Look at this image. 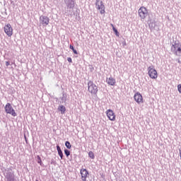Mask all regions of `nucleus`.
<instances>
[{
	"mask_svg": "<svg viewBox=\"0 0 181 181\" xmlns=\"http://www.w3.org/2000/svg\"><path fill=\"white\" fill-rule=\"evenodd\" d=\"M37 163H39L40 165V166H42V158H40V156H37Z\"/></svg>",
	"mask_w": 181,
	"mask_h": 181,
	"instance_id": "obj_18",
	"label": "nucleus"
},
{
	"mask_svg": "<svg viewBox=\"0 0 181 181\" xmlns=\"http://www.w3.org/2000/svg\"><path fill=\"white\" fill-rule=\"evenodd\" d=\"M138 12H139V16L141 19H145V18L148 16V9H146V8H145L144 6H141L139 9Z\"/></svg>",
	"mask_w": 181,
	"mask_h": 181,
	"instance_id": "obj_7",
	"label": "nucleus"
},
{
	"mask_svg": "<svg viewBox=\"0 0 181 181\" xmlns=\"http://www.w3.org/2000/svg\"><path fill=\"white\" fill-rule=\"evenodd\" d=\"M5 112L6 114H10L12 117H16L17 114L15 112V110L11 105V103H6V106L4 107Z\"/></svg>",
	"mask_w": 181,
	"mask_h": 181,
	"instance_id": "obj_6",
	"label": "nucleus"
},
{
	"mask_svg": "<svg viewBox=\"0 0 181 181\" xmlns=\"http://www.w3.org/2000/svg\"><path fill=\"white\" fill-rule=\"evenodd\" d=\"M106 82L109 86H115V78H112V77H110L106 79Z\"/></svg>",
	"mask_w": 181,
	"mask_h": 181,
	"instance_id": "obj_12",
	"label": "nucleus"
},
{
	"mask_svg": "<svg viewBox=\"0 0 181 181\" xmlns=\"http://www.w3.org/2000/svg\"><path fill=\"white\" fill-rule=\"evenodd\" d=\"M65 146L68 149H71V144L69 141H66Z\"/></svg>",
	"mask_w": 181,
	"mask_h": 181,
	"instance_id": "obj_16",
	"label": "nucleus"
},
{
	"mask_svg": "<svg viewBox=\"0 0 181 181\" xmlns=\"http://www.w3.org/2000/svg\"><path fill=\"white\" fill-rule=\"evenodd\" d=\"M73 50V52L74 53V54H78V53L77 52V50H76L74 48Z\"/></svg>",
	"mask_w": 181,
	"mask_h": 181,
	"instance_id": "obj_24",
	"label": "nucleus"
},
{
	"mask_svg": "<svg viewBox=\"0 0 181 181\" xmlns=\"http://www.w3.org/2000/svg\"><path fill=\"white\" fill-rule=\"evenodd\" d=\"M36 181H39V180H36Z\"/></svg>",
	"mask_w": 181,
	"mask_h": 181,
	"instance_id": "obj_28",
	"label": "nucleus"
},
{
	"mask_svg": "<svg viewBox=\"0 0 181 181\" xmlns=\"http://www.w3.org/2000/svg\"><path fill=\"white\" fill-rule=\"evenodd\" d=\"M58 110L61 112V114H65L66 112V107H64V105H59L58 107Z\"/></svg>",
	"mask_w": 181,
	"mask_h": 181,
	"instance_id": "obj_13",
	"label": "nucleus"
},
{
	"mask_svg": "<svg viewBox=\"0 0 181 181\" xmlns=\"http://www.w3.org/2000/svg\"><path fill=\"white\" fill-rule=\"evenodd\" d=\"M116 36H119V33L118 32V30H117L116 32H115Z\"/></svg>",
	"mask_w": 181,
	"mask_h": 181,
	"instance_id": "obj_26",
	"label": "nucleus"
},
{
	"mask_svg": "<svg viewBox=\"0 0 181 181\" xmlns=\"http://www.w3.org/2000/svg\"><path fill=\"white\" fill-rule=\"evenodd\" d=\"M57 150L61 159H63V151H62V148H60L59 146H57Z\"/></svg>",
	"mask_w": 181,
	"mask_h": 181,
	"instance_id": "obj_14",
	"label": "nucleus"
},
{
	"mask_svg": "<svg viewBox=\"0 0 181 181\" xmlns=\"http://www.w3.org/2000/svg\"><path fill=\"white\" fill-rule=\"evenodd\" d=\"M67 60H68L69 63H72V62H73L71 57H68Z\"/></svg>",
	"mask_w": 181,
	"mask_h": 181,
	"instance_id": "obj_23",
	"label": "nucleus"
},
{
	"mask_svg": "<svg viewBox=\"0 0 181 181\" xmlns=\"http://www.w3.org/2000/svg\"><path fill=\"white\" fill-rule=\"evenodd\" d=\"M134 101L137 103V104H143L144 103V98L142 97V95L137 92L134 95Z\"/></svg>",
	"mask_w": 181,
	"mask_h": 181,
	"instance_id": "obj_9",
	"label": "nucleus"
},
{
	"mask_svg": "<svg viewBox=\"0 0 181 181\" xmlns=\"http://www.w3.org/2000/svg\"><path fill=\"white\" fill-rule=\"evenodd\" d=\"M95 6L96 9L99 11L100 15H104L105 13V6L103 1L96 0Z\"/></svg>",
	"mask_w": 181,
	"mask_h": 181,
	"instance_id": "obj_3",
	"label": "nucleus"
},
{
	"mask_svg": "<svg viewBox=\"0 0 181 181\" xmlns=\"http://www.w3.org/2000/svg\"><path fill=\"white\" fill-rule=\"evenodd\" d=\"M69 49H71V50H74V47L73 45H70Z\"/></svg>",
	"mask_w": 181,
	"mask_h": 181,
	"instance_id": "obj_25",
	"label": "nucleus"
},
{
	"mask_svg": "<svg viewBox=\"0 0 181 181\" xmlns=\"http://www.w3.org/2000/svg\"><path fill=\"white\" fill-rule=\"evenodd\" d=\"M147 70L150 78H152L153 80H156V78H158V71L155 69V66H150L148 67Z\"/></svg>",
	"mask_w": 181,
	"mask_h": 181,
	"instance_id": "obj_2",
	"label": "nucleus"
},
{
	"mask_svg": "<svg viewBox=\"0 0 181 181\" xmlns=\"http://www.w3.org/2000/svg\"><path fill=\"white\" fill-rule=\"evenodd\" d=\"M171 52H173L175 56H181V44L175 43L171 47Z\"/></svg>",
	"mask_w": 181,
	"mask_h": 181,
	"instance_id": "obj_4",
	"label": "nucleus"
},
{
	"mask_svg": "<svg viewBox=\"0 0 181 181\" xmlns=\"http://www.w3.org/2000/svg\"><path fill=\"white\" fill-rule=\"evenodd\" d=\"M7 180L13 181V178L12 177V174L11 173L8 174V175L7 176Z\"/></svg>",
	"mask_w": 181,
	"mask_h": 181,
	"instance_id": "obj_17",
	"label": "nucleus"
},
{
	"mask_svg": "<svg viewBox=\"0 0 181 181\" xmlns=\"http://www.w3.org/2000/svg\"><path fill=\"white\" fill-rule=\"evenodd\" d=\"M64 153H65L66 156H67V157L70 156V151L65 149Z\"/></svg>",
	"mask_w": 181,
	"mask_h": 181,
	"instance_id": "obj_19",
	"label": "nucleus"
},
{
	"mask_svg": "<svg viewBox=\"0 0 181 181\" xmlns=\"http://www.w3.org/2000/svg\"><path fill=\"white\" fill-rule=\"evenodd\" d=\"M11 64V63H9V62H6V66L8 67V66H9Z\"/></svg>",
	"mask_w": 181,
	"mask_h": 181,
	"instance_id": "obj_27",
	"label": "nucleus"
},
{
	"mask_svg": "<svg viewBox=\"0 0 181 181\" xmlns=\"http://www.w3.org/2000/svg\"><path fill=\"white\" fill-rule=\"evenodd\" d=\"M111 25V26H112V30H113V31L114 32H116L117 30V28H115V27H114V25L113 24H110Z\"/></svg>",
	"mask_w": 181,
	"mask_h": 181,
	"instance_id": "obj_22",
	"label": "nucleus"
},
{
	"mask_svg": "<svg viewBox=\"0 0 181 181\" xmlns=\"http://www.w3.org/2000/svg\"><path fill=\"white\" fill-rule=\"evenodd\" d=\"M4 32L8 36V37H11L13 35V28L12 25L9 23H7L4 27Z\"/></svg>",
	"mask_w": 181,
	"mask_h": 181,
	"instance_id": "obj_5",
	"label": "nucleus"
},
{
	"mask_svg": "<svg viewBox=\"0 0 181 181\" xmlns=\"http://www.w3.org/2000/svg\"><path fill=\"white\" fill-rule=\"evenodd\" d=\"M68 6H69V9L74 8V1H72V4H68Z\"/></svg>",
	"mask_w": 181,
	"mask_h": 181,
	"instance_id": "obj_20",
	"label": "nucleus"
},
{
	"mask_svg": "<svg viewBox=\"0 0 181 181\" xmlns=\"http://www.w3.org/2000/svg\"><path fill=\"white\" fill-rule=\"evenodd\" d=\"M88 91L91 95H97L98 93V86L92 81L88 82Z\"/></svg>",
	"mask_w": 181,
	"mask_h": 181,
	"instance_id": "obj_1",
	"label": "nucleus"
},
{
	"mask_svg": "<svg viewBox=\"0 0 181 181\" xmlns=\"http://www.w3.org/2000/svg\"><path fill=\"white\" fill-rule=\"evenodd\" d=\"M88 156L89 158H90V159H94V158H95V156H94V153H93V151H89Z\"/></svg>",
	"mask_w": 181,
	"mask_h": 181,
	"instance_id": "obj_15",
	"label": "nucleus"
},
{
	"mask_svg": "<svg viewBox=\"0 0 181 181\" xmlns=\"http://www.w3.org/2000/svg\"><path fill=\"white\" fill-rule=\"evenodd\" d=\"M106 115H107L108 119H110V121H115L117 116L115 115L114 110H112L111 109L106 110Z\"/></svg>",
	"mask_w": 181,
	"mask_h": 181,
	"instance_id": "obj_8",
	"label": "nucleus"
},
{
	"mask_svg": "<svg viewBox=\"0 0 181 181\" xmlns=\"http://www.w3.org/2000/svg\"><path fill=\"white\" fill-rule=\"evenodd\" d=\"M49 22L50 19L49 18V17L45 16H41L40 17V23H41V25H42V26H47Z\"/></svg>",
	"mask_w": 181,
	"mask_h": 181,
	"instance_id": "obj_10",
	"label": "nucleus"
},
{
	"mask_svg": "<svg viewBox=\"0 0 181 181\" xmlns=\"http://www.w3.org/2000/svg\"><path fill=\"white\" fill-rule=\"evenodd\" d=\"M177 90H178L179 93L181 94V84H179L177 86Z\"/></svg>",
	"mask_w": 181,
	"mask_h": 181,
	"instance_id": "obj_21",
	"label": "nucleus"
},
{
	"mask_svg": "<svg viewBox=\"0 0 181 181\" xmlns=\"http://www.w3.org/2000/svg\"><path fill=\"white\" fill-rule=\"evenodd\" d=\"M81 180L87 181V178L88 177V171L86 168H83L80 170Z\"/></svg>",
	"mask_w": 181,
	"mask_h": 181,
	"instance_id": "obj_11",
	"label": "nucleus"
}]
</instances>
